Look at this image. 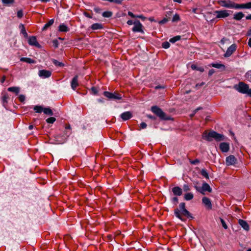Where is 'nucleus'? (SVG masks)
Instances as JSON below:
<instances>
[{
    "label": "nucleus",
    "instance_id": "1",
    "mask_svg": "<svg viewBox=\"0 0 251 251\" xmlns=\"http://www.w3.org/2000/svg\"><path fill=\"white\" fill-rule=\"evenodd\" d=\"M218 4L222 7L227 8L235 9H250L251 8V2L243 4L236 3L230 0H220L217 1Z\"/></svg>",
    "mask_w": 251,
    "mask_h": 251
},
{
    "label": "nucleus",
    "instance_id": "2",
    "mask_svg": "<svg viewBox=\"0 0 251 251\" xmlns=\"http://www.w3.org/2000/svg\"><path fill=\"white\" fill-rule=\"evenodd\" d=\"M202 138L208 141H211L212 139H214L217 142L225 140L224 135L218 133L214 131H211L208 133L204 131L202 134Z\"/></svg>",
    "mask_w": 251,
    "mask_h": 251
},
{
    "label": "nucleus",
    "instance_id": "3",
    "mask_svg": "<svg viewBox=\"0 0 251 251\" xmlns=\"http://www.w3.org/2000/svg\"><path fill=\"white\" fill-rule=\"evenodd\" d=\"M179 207L180 210L178 209H176L175 210V214L176 217L182 221H183V219L182 218L181 215H183L188 218H192L190 213L185 208V203H180L179 205Z\"/></svg>",
    "mask_w": 251,
    "mask_h": 251
},
{
    "label": "nucleus",
    "instance_id": "4",
    "mask_svg": "<svg viewBox=\"0 0 251 251\" xmlns=\"http://www.w3.org/2000/svg\"><path fill=\"white\" fill-rule=\"evenodd\" d=\"M234 88L239 93L247 94L251 97V89H250L249 85L245 83L240 82L238 84L234 85Z\"/></svg>",
    "mask_w": 251,
    "mask_h": 251
},
{
    "label": "nucleus",
    "instance_id": "5",
    "mask_svg": "<svg viewBox=\"0 0 251 251\" xmlns=\"http://www.w3.org/2000/svg\"><path fill=\"white\" fill-rule=\"evenodd\" d=\"M151 111L154 113L161 120H169V118L166 117L165 113L157 106H153L151 108Z\"/></svg>",
    "mask_w": 251,
    "mask_h": 251
},
{
    "label": "nucleus",
    "instance_id": "6",
    "mask_svg": "<svg viewBox=\"0 0 251 251\" xmlns=\"http://www.w3.org/2000/svg\"><path fill=\"white\" fill-rule=\"evenodd\" d=\"M195 188L197 191L199 192L203 195L205 194L204 192L205 191H207L208 192H212V189L210 187L209 185L206 182H204L202 184L201 187H200L196 185L195 186Z\"/></svg>",
    "mask_w": 251,
    "mask_h": 251
},
{
    "label": "nucleus",
    "instance_id": "7",
    "mask_svg": "<svg viewBox=\"0 0 251 251\" xmlns=\"http://www.w3.org/2000/svg\"><path fill=\"white\" fill-rule=\"evenodd\" d=\"M103 95L109 99L121 100L122 98V96L121 94L116 92L113 93L108 91H105L103 93Z\"/></svg>",
    "mask_w": 251,
    "mask_h": 251
},
{
    "label": "nucleus",
    "instance_id": "8",
    "mask_svg": "<svg viewBox=\"0 0 251 251\" xmlns=\"http://www.w3.org/2000/svg\"><path fill=\"white\" fill-rule=\"evenodd\" d=\"M237 49V46L235 44H232L229 47L224 56L225 57H228L231 56Z\"/></svg>",
    "mask_w": 251,
    "mask_h": 251
},
{
    "label": "nucleus",
    "instance_id": "9",
    "mask_svg": "<svg viewBox=\"0 0 251 251\" xmlns=\"http://www.w3.org/2000/svg\"><path fill=\"white\" fill-rule=\"evenodd\" d=\"M134 27L132 28V31L133 32H139L141 33H144L143 30V25L139 21L137 20L134 22Z\"/></svg>",
    "mask_w": 251,
    "mask_h": 251
},
{
    "label": "nucleus",
    "instance_id": "10",
    "mask_svg": "<svg viewBox=\"0 0 251 251\" xmlns=\"http://www.w3.org/2000/svg\"><path fill=\"white\" fill-rule=\"evenodd\" d=\"M214 12L217 14V18H224L229 16V13L226 10H217L215 11Z\"/></svg>",
    "mask_w": 251,
    "mask_h": 251
},
{
    "label": "nucleus",
    "instance_id": "11",
    "mask_svg": "<svg viewBox=\"0 0 251 251\" xmlns=\"http://www.w3.org/2000/svg\"><path fill=\"white\" fill-rule=\"evenodd\" d=\"M51 75V72L49 70H40L39 71L38 75L42 78H46L50 77Z\"/></svg>",
    "mask_w": 251,
    "mask_h": 251
},
{
    "label": "nucleus",
    "instance_id": "12",
    "mask_svg": "<svg viewBox=\"0 0 251 251\" xmlns=\"http://www.w3.org/2000/svg\"><path fill=\"white\" fill-rule=\"evenodd\" d=\"M237 159L234 155H230L227 156L226 159V165H233L236 164Z\"/></svg>",
    "mask_w": 251,
    "mask_h": 251
},
{
    "label": "nucleus",
    "instance_id": "13",
    "mask_svg": "<svg viewBox=\"0 0 251 251\" xmlns=\"http://www.w3.org/2000/svg\"><path fill=\"white\" fill-rule=\"evenodd\" d=\"M28 43L31 46H34L38 48H40L41 46L37 41L35 36H31L28 39Z\"/></svg>",
    "mask_w": 251,
    "mask_h": 251
},
{
    "label": "nucleus",
    "instance_id": "14",
    "mask_svg": "<svg viewBox=\"0 0 251 251\" xmlns=\"http://www.w3.org/2000/svg\"><path fill=\"white\" fill-rule=\"evenodd\" d=\"M202 202L205 206L208 209H211L212 204L210 199L207 197H203L202 199Z\"/></svg>",
    "mask_w": 251,
    "mask_h": 251
},
{
    "label": "nucleus",
    "instance_id": "15",
    "mask_svg": "<svg viewBox=\"0 0 251 251\" xmlns=\"http://www.w3.org/2000/svg\"><path fill=\"white\" fill-rule=\"evenodd\" d=\"M121 118L124 120V121H126L127 120L130 119L132 116V113L130 111H126L123 113L121 115Z\"/></svg>",
    "mask_w": 251,
    "mask_h": 251
},
{
    "label": "nucleus",
    "instance_id": "16",
    "mask_svg": "<svg viewBox=\"0 0 251 251\" xmlns=\"http://www.w3.org/2000/svg\"><path fill=\"white\" fill-rule=\"evenodd\" d=\"M220 148L222 151L227 152L229 149V144L225 142L222 143L220 145Z\"/></svg>",
    "mask_w": 251,
    "mask_h": 251
},
{
    "label": "nucleus",
    "instance_id": "17",
    "mask_svg": "<svg viewBox=\"0 0 251 251\" xmlns=\"http://www.w3.org/2000/svg\"><path fill=\"white\" fill-rule=\"evenodd\" d=\"M78 76L75 75L73 77L72 82H71V87L73 90H75L76 88L78 86Z\"/></svg>",
    "mask_w": 251,
    "mask_h": 251
},
{
    "label": "nucleus",
    "instance_id": "18",
    "mask_svg": "<svg viewBox=\"0 0 251 251\" xmlns=\"http://www.w3.org/2000/svg\"><path fill=\"white\" fill-rule=\"evenodd\" d=\"M172 192L176 196H181L182 194V189L178 186L174 187L172 189Z\"/></svg>",
    "mask_w": 251,
    "mask_h": 251
},
{
    "label": "nucleus",
    "instance_id": "19",
    "mask_svg": "<svg viewBox=\"0 0 251 251\" xmlns=\"http://www.w3.org/2000/svg\"><path fill=\"white\" fill-rule=\"evenodd\" d=\"M239 224L245 230L247 231L249 230V226L245 221L240 219L239 220Z\"/></svg>",
    "mask_w": 251,
    "mask_h": 251
},
{
    "label": "nucleus",
    "instance_id": "20",
    "mask_svg": "<svg viewBox=\"0 0 251 251\" xmlns=\"http://www.w3.org/2000/svg\"><path fill=\"white\" fill-rule=\"evenodd\" d=\"M244 17V14L242 12H240L234 14L233 18L235 20L239 21L241 19H242V18H243Z\"/></svg>",
    "mask_w": 251,
    "mask_h": 251
},
{
    "label": "nucleus",
    "instance_id": "21",
    "mask_svg": "<svg viewBox=\"0 0 251 251\" xmlns=\"http://www.w3.org/2000/svg\"><path fill=\"white\" fill-rule=\"evenodd\" d=\"M7 90L8 91L13 92L16 95H18L20 92V88L18 87H9Z\"/></svg>",
    "mask_w": 251,
    "mask_h": 251
},
{
    "label": "nucleus",
    "instance_id": "22",
    "mask_svg": "<svg viewBox=\"0 0 251 251\" xmlns=\"http://www.w3.org/2000/svg\"><path fill=\"white\" fill-rule=\"evenodd\" d=\"M20 60L23 62H25L28 63L32 64V63H35V61L32 59H31L30 58H27V57H22L20 59Z\"/></svg>",
    "mask_w": 251,
    "mask_h": 251
},
{
    "label": "nucleus",
    "instance_id": "23",
    "mask_svg": "<svg viewBox=\"0 0 251 251\" xmlns=\"http://www.w3.org/2000/svg\"><path fill=\"white\" fill-rule=\"evenodd\" d=\"M102 25L101 24L95 23L91 25V28L93 30H97L102 28Z\"/></svg>",
    "mask_w": 251,
    "mask_h": 251
},
{
    "label": "nucleus",
    "instance_id": "24",
    "mask_svg": "<svg viewBox=\"0 0 251 251\" xmlns=\"http://www.w3.org/2000/svg\"><path fill=\"white\" fill-rule=\"evenodd\" d=\"M59 30L61 32H67L69 29L65 24H62L59 26Z\"/></svg>",
    "mask_w": 251,
    "mask_h": 251
},
{
    "label": "nucleus",
    "instance_id": "25",
    "mask_svg": "<svg viewBox=\"0 0 251 251\" xmlns=\"http://www.w3.org/2000/svg\"><path fill=\"white\" fill-rule=\"evenodd\" d=\"M43 112L47 115L52 116L53 115V113L51 109L49 107L44 108L43 109Z\"/></svg>",
    "mask_w": 251,
    "mask_h": 251
},
{
    "label": "nucleus",
    "instance_id": "26",
    "mask_svg": "<svg viewBox=\"0 0 251 251\" xmlns=\"http://www.w3.org/2000/svg\"><path fill=\"white\" fill-rule=\"evenodd\" d=\"M44 108L39 105H36L34 107V110L37 113H41L42 112H43Z\"/></svg>",
    "mask_w": 251,
    "mask_h": 251
},
{
    "label": "nucleus",
    "instance_id": "27",
    "mask_svg": "<svg viewBox=\"0 0 251 251\" xmlns=\"http://www.w3.org/2000/svg\"><path fill=\"white\" fill-rule=\"evenodd\" d=\"M211 66L213 67H214V68H218V69H220L221 68H223L224 69H225V65L222 64H219V63H212L210 65Z\"/></svg>",
    "mask_w": 251,
    "mask_h": 251
},
{
    "label": "nucleus",
    "instance_id": "28",
    "mask_svg": "<svg viewBox=\"0 0 251 251\" xmlns=\"http://www.w3.org/2000/svg\"><path fill=\"white\" fill-rule=\"evenodd\" d=\"M20 27H21V32L22 33V34H23L25 38H27V36H28V35H27V33L25 30V29L24 26L22 24H21L20 25Z\"/></svg>",
    "mask_w": 251,
    "mask_h": 251
},
{
    "label": "nucleus",
    "instance_id": "29",
    "mask_svg": "<svg viewBox=\"0 0 251 251\" xmlns=\"http://www.w3.org/2000/svg\"><path fill=\"white\" fill-rule=\"evenodd\" d=\"M54 23V20L51 19L47 24H45L43 27V30L47 29L51 25Z\"/></svg>",
    "mask_w": 251,
    "mask_h": 251
},
{
    "label": "nucleus",
    "instance_id": "30",
    "mask_svg": "<svg viewBox=\"0 0 251 251\" xmlns=\"http://www.w3.org/2000/svg\"><path fill=\"white\" fill-rule=\"evenodd\" d=\"M193 194L191 193H187L184 196V199L186 201L191 200L193 198Z\"/></svg>",
    "mask_w": 251,
    "mask_h": 251
},
{
    "label": "nucleus",
    "instance_id": "31",
    "mask_svg": "<svg viewBox=\"0 0 251 251\" xmlns=\"http://www.w3.org/2000/svg\"><path fill=\"white\" fill-rule=\"evenodd\" d=\"M9 99V97L7 94H4L2 97V100L4 106L7 103V100Z\"/></svg>",
    "mask_w": 251,
    "mask_h": 251
},
{
    "label": "nucleus",
    "instance_id": "32",
    "mask_svg": "<svg viewBox=\"0 0 251 251\" xmlns=\"http://www.w3.org/2000/svg\"><path fill=\"white\" fill-rule=\"evenodd\" d=\"M52 61V63L56 66L63 67L64 66V64L62 62H59L55 59H53Z\"/></svg>",
    "mask_w": 251,
    "mask_h": 251
},
{
    "label": "nucleus",
    "instance_id": "33",
    "mask_svg": "<svg viewBox=\"0 0 251 251\" xmlns=\"http://www.w3.org/2000/svg\"><path fill=\"white\" fill-rule=\"evenodd\" d=\"M201 174L205 178L208 179L209 178V176L206 172V171L205 169H202L201 171Z\"/></svg>",
    "mask_w": 251,
    "mask_h": 251
},
{
    "label": "nucleus",
    "instance_id": "34",
    "mask_svg": "<svg viewBox=\"0 0 251 251\" xmlns=\"http://www.w3.org/2000/svg\"><path fill=\"white\" fill-rule=\"evenodd\" d=\"M191 68L193 70H196L199 71H200L201 72H203L204 71V68H203L201 67H197L195 65H192L191 66Z\"/></svg>",
    "mask_w": 251,
    "mask_h": 251
},
{
    "label": "nucleus",
    "instance_id": "35",
    "mask_svg": "<svg viewBox=\"0 0 251 251\" xmlns=\"http://www.w3.org/2000/svg\"><path fill=\"white\" fill-rule=\"evenodd\" d=\"M181 37L180 36H176L172 38H171L169 41L172 43H174L177 41H178L180 39Z\"/></svg>",
    "mask_w": 251,
    "mask_h": 251
},
{
    "label": "nucleus",
    "instance_id": "36",
    "mask_svg": "<svg viewBox=\"0 0 251 251\" xmlns=\"http://www.w3.org/2000/svg\"><path fill=\"white\" fill-rule=\"evenodd\" d=\"M112 15V12L111 11H105L102 13V16L104 17L109 18Z\"/></svg>",
    "mask_w": 251,
    "mask_h": 251
},
{
    "label": "nucleus",
    "instance_id": "37",
    "mask_svg": "<svg viewBox=\"0 0 251 251\" xmlns=\"http://www.w3.org/2000/svg\"><path fill=\"white\" fill-rule=\"evenodd\" d=\"M180 21V17L179 15L176 14H175L173 18L172 22H177L178 21Z\"/></svg>",
    "mask_w": 251,
    "mask_h": 251
},
{
    "label": "nucleus",
    "instance_id": "38",
    "mask_svg": "<svg viewBox=\"0 0 251 251\" xmlns=\"http://www.w3.org/2000/svg\"><path fill=\"white\" fill-rule=\"evenodd\" d=\"M56 120V119L54 117H50L46 120V122L48 123L53 124Z\"/></svg>",
    "mask_w": 251,
    "mask_h": 251
},
{
    "label": "nucleus",
    "instance_id": "39",
    "mask_svg": "<svg viewBox=\"0 0 251 251\" xmlns=\"http://www.w3.org/2000/svg\"><path fill=\"white\" fill-rule=\"evenodd\" d=\"M162 46L164 49H168L170 47V44L168 42H165L162 43Z\"/></svg>",
    "mask_w": 251,
    "mask_h": 251
},
{
    "label": "nucleus",
    "instance_id": "40",
    "mask_svg": "<svg viewBox=\"0 0 251 251\" xmlns=\"http://www.w3.org/2000/svg\"><path fill=\"white\" fill-rule=\"evenodd\" d=\"M2 2L4 4H12L14 2V0H1Z\"/></svg>",
    "mask_w": 251,
    "mask_h": 251
},
{
    "label": "nucleus",
    "instance_id": "41",
    "mask_svg": "<svg viewBox=\"0 0 251 251\" xmlns=\"http://www.w3.org/2000/svg\"><path fill=\"white\" fill-rule=\"evenodd\" d=\"M220 221H221V224H222L223 227L225 229H227V226L225 221L223 219H222V218H220Z\"/></svg>",
    "mask_w": 251,
    "mask_h": 251
},
{
    "label": "nucleus",
    "instance_id": "42",
    "mask_svg": "<svg viewBox=\"0 0 251 251\" xmlns=\"http://www.w3.org/2000/svg\"><path fill=\"white\" fill-rule=\"evenodd\" d=\"M23 16V11L22 10H19L18 12H17V17L19 18H22Z\"/></svg>",
    "mask_w": 251,
    "mask_h": 251
},
{
    "label": "nucleus",
    "instance_id": "43",
    "mask_svg": "<svg viewBox=\"0 0 251 251\" xmlns=\"http://www.w3.org/2000/svg\"><path fill=\"white\" fill-rule=\"evenodd\" d=\"M19 100L21 102H24L25 100V96L23 95H21L19 97Z\"/></svg>",
    "mask_w": 251,
    "mask_h": 251
},
{
    "label": "nucleus",
    "instance_id": "44",
    "mask_svg": "<svg viewBox=\"0 0 251 251\" xmlns=\"http://www.w3.org/2000/svg\"><path fill=\"white\" fill-rule=\"evenodd\" d=\"M168 21V19L167 18H164L162 20L159 22L160 24H164Z\"/></svg>",
    "mask_w": 251,
    "mask_h": 251
},
{
    "label": "nucleus",
    "instance_id": "45",
    "mask_svg": "<svg viewBox=\"0 0 251 251\" xmlns=\"http://www.w3.org/2000/svg\"><path fill=\"white\" fill-rule=\"evenodd\" d=\"M110 2H114L118 4H121L122 3V0H109Z\"/></svg>",
    "mask_w": 251,
    "mask_h": 251
},
{
    "label": "nucleus",
    "instance_id": "46",
    "mask_svg": "<svg viewBox=\"0 0 251 251\" xmlns=\"http://www.w3.org/2000/svg\"><path fill=\"white\" fill-rule=\"evenodd\" d=\"M147 126V124L144 123V122H142L141 124H140V129H144V128H146Z\"/></svg>",
    "mask_w": 251,
    "mask_h": 251
},
{
    "label": "nucleus",
    "instance_id": "47",
    "mask_svg": "<svg viewBox=\"0 0 251 251\" xmlns=\"http://www.w3.org/2000/svg\"><path fill=\"white\" fill-rule=\"evenodd\" d=\"M183 189L185 191H188L190 190V188L189 186L187 184L184 185Z\"/></svg>",
    "mask_w": 251,
    "mask_h": 251
},
{
    "label": "nucleus",
    "instance_id": "48",
    "mask_svg": "<svg viewBox=\"0 0 251 251\" xmlns=\"http://www.w3.org/2000/svg\"><path fill=\"white\" fill-rule=\"evenodd\" d=\"M91 91L93 92V93L94 94H95V95H96L98 93V90H97V89L96 87H93L91 88Z\"/></svg>",
    "mask_w": 251,
    "mask_h": 251
},
{
    "label": "nucleus",
    "instance_id": "49",
    "mask_svg": "<svg viewBox=\"0 0 251 251\" xmlns=\"http://www.w3.org/2000/svg\"><path fill=\"white\" fill-rule=\"evenodd\" d=\"M201 109V107H198V108H197V109H196L194 111V113H193V114H192L191 115V117H193V116H194V115L196 113V112H197L198 110H200V109Z\"/></svg>",
    "mask_w": 251,
    "mask_h": 251
},
{
    "label": "nucleus",
    "instance_id": "50",
    "mask_svg": "<svg viewBox=\"0 0 251 251\" xmlns=\"http://www.w3.org/2000/svg\"><path fill=\"white\" fill-rule=\"evenodd\" d=\"M204 82H201V83L200 84H197L195 86V88L198 89L199 88V87H201L202 86H203L204 85Z\"/></svg>",
    "mask_w": 251,
    "mask_h": 251
},
{
    "label": "nucleus",
    "instance_id": "51",
    "mask_svg": "<svg viewBox=\"0 0 251 251\" xmlns=\"http://www.w3.org/2000/svg\"><path fill=\"white\" fill-rule=\"evenodd\" d=\"M128 15L131 17L132 18H135L136 17V15L133 14V13L130 11H128Z\"/></svg>",
    "mask_w": 251,
    "mask_h": 251
},
{
    "label": "nucleus",
    "instance_id": "52",
    "mask_svg": "<svg viewBox=\"0 0 251 251\" xmlns=\"http://www.w3.org/2000/svg\"><path fill=\"white\" fill-rule=\"evenodd\" d=\"M200 162V161L198 159H195L192 161L191 162V164H196Z\"/></svg>",
    "mask_w": 251,
    "mask_h": 251
},
{
    "label": "nucleus",
    "instance_id": "53",
    "mask_svg": "<svg viewBox=\"0 0 251 251\" xmlns=\"http://www.w3.org/2000/svg\"><path fill=\"white\" fill-rule=\"evenodd\" d=\"M215 73V70L214 69H211L209 71L208 75H212Z\"/></svg>",
    "mask_w": 251,
    "mask_h": 251
},
{
    "label": "nucleus",
    "instance_id": "54",
    "mask_svg": "<svg viewBox=\"0 0 251 251\" xmlns=\"http://www.w3.org/2000/svg\"><path fill=\"white\" fill-rule=\"evenodd\" d=\"M136 17L141 19L143 20H145L146 19V17H145L143 15H137L136 16Z\"/></svg>",
    "mask_w": 251,
    "mask_h": 251
},
{
    "label": "nucleus",
    "instance_id": "55",
    "mask_svg": "<svg viewBox=\"0 0 251 251\" xmlns=\"http://www.w3.org/2000/svg\"><path fill=\"white\" fill-rule=\"evenodd\" d=\"M94 11L97 13H100L101 11V9L99 7H95L94 8Z\"/></svg>",
    "mask_w": 251,
    "mask_h": 251
},
{
    "label": "nucleus",
    "instance_id": "56",
    "mask_svg": "<svg viewBox=\"0 0 251 251\" xmlns=\"http://www.w3.org/2000/svg\"><path fill=\"white\" fill-rule=\"evenodd\" d=\"M251 27L250 28V29L248 30L247 33V36H251Z\"/></svg>",
    "mask_w": 251,
    "mask_h": 251
},
{
    "label": "nucleus",
    "instance_id": "57",
    "mask_svg": "<svg viewBox=\"0 0 251 251\" xmlns=\"http://www.w3.org/2000/svg\"><path fill=\"white\" fill-rule=\"evenodd\" d=\"M127 24L128 25H132V24H134V22H133V21L132 20H128L127 22Z\"/></svg>",
    "mask_w": 251,
    "mask_h": 251
},
{
    "label": "nucleus",
    "instance_id": "58",
    "mask_svg": "<svg viewBox=\"0 0 251 251\" xmlns=\"http://www.w3.org/2000/svg\"><path fill=\"white\" fill-rule=\"evenodd\" d=\"M173 201L175 202L176 203L178 202V199L177 197H174L173 198Z\"/></svg>",
    "mask_w": 251,
    "mask_h": 251
},
{
    "label": "nucleus",
    "instance_id": "59",
    "mask_svg": "<svg viewBox=\"0 0 251 251\" xmlns=\"http://www.w3.org/2000/svg\"><path fill=\"white\" fill-rule=\"evenodd\" d=\"M173 12L171 11H169L168 12H167V14H166V16H170L172 14Z\"/></svg>",
    "mask_w": 251,
    "mask_h": 251
},
{
    "label": "nucleus",
    "instance_id": "60",
    "mask_svg": "<svg viewBox=\"0 0 251 251\" xmlns=\"http://www.w3.org/2000/svg\"><path fill=\"white\" fill-rule=\"evenodd\" d=\"M147 117L150 118V119H152V120H155V118L154 117V116H152L151 115H148L147 116Z\"/></svg>",
    "mask_w": 251,
    "mask_h": 251
},
{
    "label": "nucleus",
    "instance_id": "61",
    "mask_svg": "<svg viewBox=\"0 0 251 251\" xmlns=\"http://www.w3.org/2000/svg\"><path fill=\"white\" fill-rule=\"evenodd\" d=\"M84 15H85L87 17H88V18H92V16H91L90 15V14H88V13H86V12L84 13Z\"/></svg>",
    "mask_w": 251,
    "mask_h": 251
},
{
    "label": "nucleus",
    "instance_id": "62",
    "mask_svg": "<svg viewBox=\"0 0 251 251\" xmlns=\"http://www.w3.org/2000/svg\"><path fill=\"white\" fill-rule=\"evenodd\" d=\"M248 45L251 48V37L249 39L248 41Z\"/></svg>",
    "mask_w": 251,
    "mask_h": 251
},
{
    "label": "nucleus",
    "instance_id": "63",
    "mask_svg": "<svg viewBox=\"0 0 251 251\" xmlns=\"http://www.w3.org/2000/svg\"><path fill=\"white\" fill-rule=\"evenodd\" d=\"M5 76H3L1 79V83H3L4 81H5Z\"/></svg>",
    "mask_w": 251,
    "mask_h": 251
},
{
    "label": "nucleus",
    "instance_id": "64",
    "mask_svg": "<svg viewBox=\"0 0 251 251\" xmlns=\"http://www.w3.org/2000/svg\"><path fill=\"white\" fill-rule=\"evenodd\" d=\"M246 19H247V20H251V14L247 16L246 17Z\"/></svg>",
    "mask_w": 251,
    "mask_h": 251
}]
</instances>
